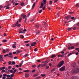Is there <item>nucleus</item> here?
<instances>
[{
	"label": "nucleus",
	"mask_w": 79,
	"mask_h": 79,
	"mask_svg": "<svg viewBox=\"0 0 79 79\" xmlns=\"http://www.w3.org/2000/svg\"><path fill=\"white\" fill-rule=\"evenodd\" d=\"M23 31V28H20L19 31Z\"/></svg>",
	"instance_id": "obj_27"
},
{
	"label": "nucleus",
	"mask_w": 79,
	"mask_h": 79,
	"mask_svg": "<svg viewBox=\"0 0 79 79\" xmlns=\"http://www.w3.org/2000/svg\"><path fill=\"white\" fill-rule=\"evenodd\" d=\"M48 61L47 60V61H45V62H44V63L45 64H47V63H48Z\"/></svg>",
	"instance_id": "obj_43"
},
{
	"label": "nucleus",
	"mask_w": 79,
	"mask_h": 79,
	"mask_svg": "<svg viewBox=\"0 0 79 79\" xmlns=\"http://www.w3.org/2000/svg\"><path fill=\"white\" fill-rule=\"evenodd\" d=\"M6 74H3V77H2V79H6V76H4Z\"/></svg>",
	"instance_id": "obj_17"
},
{
	"label": "nucleus",
	"mask_w": 79,
	"mask_h": 79,
	"mask_svg": "<svg viewBox=\"0 0 79 79\" xmlns=\"http://www.w3.org/2000/svg\"><path fill=\"white\" fill-rule=\"evenodd\" d=\"M35 18H34L33 19H32L31 20V22H34V21L35 20Z\"/></svg>",
	"instance_id": "obj_36"
},
{
	"label": "nucleus",
	"mask_w": 79,
	"mask_h": 79,
	"mask_svg": "<svg viewBox=\"0 0 79 79\" xmlns=\"http://www.w3.org/2000/svg\"><path fill=\"white\" fill-rule=\"evenodd\" d=\"M39 74V73H37L36 74L34 75L33 76V77H36L37 76H38Z\"/></svg>",
	"instance_id": "obj_16"
},
{
	"label": "nucleus",
	"mask_w": 79,
	"mask_h": 79,
	"mask_svg": "<svg viewBox=\"0 0 79 79\" xmlns=\"http://www.w3.org/2000/svg\"><path fill=\"white\" fill-rule=\"evenodd\" d=\"M21 52V51H19V50H17V54H18L19 53H20V52Z\"/></svg>",
	"instance_id": "obj_31"
},
{
	"label": "nucleus",
	"mask_w": 79,
	"mask_h": 79,
	"mask_svg": "<svg viewBox=\"0 0 79 79\" xmlns=\"http://www.w3.org/2000/svg\"><path fill=\"white\" fill-rule=\"evenodd\" d=\"M10 77H14V75H13V74H11L10 76Z\"/></svg>",
	"instance_id": "obj_60"
},
{
	"label": "nucleus",
	"mask_w": 79,
	"mask_h": 79,
	"mask_svg": "<svg viewBox=\"0 0 79 79\" xmlns=\"http://www.w3.org/2000/svg\"><path fill=\"white\" fill-rule=\"evenodd\" d=\"M41 6H43V7L44 6V4H43V3L41 2Z\"/></svg>",
	"instance_id": "obj_52"
},
{
	"label": "nucleus",
	"mask_w": 79,
	"mask_h": 79,
	"mask_svg": "<svg viewBox=\"0 0 79 79\" xmlns=\"http://www.w3.org/2000/svg\"><path fill=\"white\" fill-rule=\"evenodd\" d=\"M72 74H76L79 72V66H78L76 69H73L72 71Z\"/></svg>",
	"instance_id": "obj_1"
},
{
	"label": "nucleus",
	"mask_w": 79,
	"mask_h": 79,
	"mask_svg": "<svg viewBox=\"0 0 79 79\" xmlns=\"http://www.w3.org/2000/svg\"><path fill=\"white\" fill-rule=\"evenodd\" d=\"M36 61L37 62H39V63H40V62H41V61L39 60H38Z\"/></svg>",
	"instance_id": "obj_50"
},
{
	"label": "nucleus",
	"mask_w": 79,
	"mask_h": 79,
	"mask_svg": "<svg viewBox=\"0 0 79 79\" xmlns=\"http://www.w3.org/2000/svg\"><path fill=\"white\" fill-rule=\"evenodd\" d=\"M49 68V66H46V69H48Z\"/></svg>",
	"instance_id": "obj_51"
},
{
	"label": "nucleus",
	"mask_w": 79,
	"mask_h": 79,
	"mask_svg": "<svg viewBox=\"0 0 79 79\" xmlns=\"http://www.w3.org/2000/svg\"><path fill=\"white\" fill-rule=\"evenodd\" d=\"M13 72V70H10V72L11 73H12Z\"/></svg>",
	"instance_id": "obj_59"
},
{
	"label": "nucleus",
	"mask_w": 79,
	"mask_h": 79,
	"mask_svg": "<svg viewBox=\"0 0 79 79\" xmlns=\"http://www.w3.org/2000/svg\"><path fill=\"white\" fill-rule=\"evenodd\" d=\"M73 29V27H71V28H68L67 29V30H68V31H71V30H72V29Z\"/></svg>",
	"instance_id": "obj_14"
},
{
	"label": "nucleus",
	"mask_w": 79,
	"mask_h": 79,
	"mask_svg": "<svg viewBox=\"0 0 79 79\" xmlns=\"http://www.w3.org/2000/svg\"><path fill=\"white\" fill-rule=\"evenodd\" d=\"M35 66H36V65L35 64H34L32 66V68H35Z\"/></svg>",
	"instance_id": "obj_42"
},
{
	"label": "nucleus",
	"mask_w": 79,
	"mask_h": 79,
	"mask_svg": "<svg viewBox=\"0 0 79 79\" xmlns=\"http://www.w3.org/2000/svg\"><path fill=\"white\" fill-rule=\"evenodd\" d=\"M35 27L36 28H39V24H36L35 25Z\"/></svg>",
	"instance_id": "obj_18"
},
{
	"label": "nucleus",
	"mask_w": 79,
	"mask_h": 79,
	"mask_svg": "<svg viewBox=\"0 0 79 79\" xmlns=\"http://www.w3.org/2000/svg\"><path fill=\"white\" fill-rule=\"evenodd\" d=\"M21 39H23L24 38V35H21Z\"/></svg>",
	"instance_id": "obj_54"
},
{
	"label": "nucleus",
	"mask_w": 79,
	"mask_h": 79,
	"mask_svg": "<svg viewBox=\"0 0 79 79\" xmlns=\"http://www.w3.org/2000/svg\"><path fill=\"white\" fill-rule=\"evenodd\" d=\"M3 56L0 55V61H4Z\"/></svg>",
	"instance_id": "obj_5"
},
{
	"label": "nucleus",
	"mask_w": 79,
	"mask_h": 79,
	"mask_svg": "<svg viewBox=\"0 0 79 79\" xmlns=\"http://www.w3.org/2000/svg\"><path fill=\"white\" fill-rule=\"evenodd\" d=\"M71 18V15H68L64 17V19H65L69 20V19Z\"/></svg>",
	"instance_id": "obj_3"
},
{
	"label": "nucleus",
	"mask_w": 79,
	"mask_h": 79,
	"mask_svg": "<svg viewBox=\"0 0 79 79\" xmlns=\"http://www.w3.org/2000/svg\"><path fill=\"white\" fill-rule=\"evenodd\" d=\"M51 58H55L56 56L55 55V54H52L51 56Z\"/></svg>",
	"instance_id": "obj_9"
},
{
	"label": "nucleus",
	"mask_w": 79,
	"mask_h": 79,
	"mask_svg": "<svg viewBox=\"0 0 79 79\" xmlns=\"http://www.w3.org/2000/svg\"><path fill=\"white\" fill-rule=\"evenodd\" d=\"M76 5L77 7H78L79 8V3L77 4Z\"/></svg>",
	"instance_id": "obj_40"
},
{
	"label": "nucleus",
	"mask_w": 79,
	"mask_h": 79,
	"mask_svg": "<svg viewBox=\"0 0 79 79\" xmlns=\"http://www.w3.org/2000/svg\"><path fill=\"white\" fill-rule=\"evenodd\" d=\"M21 20H22V18H20L19 19V22L20 23L21 22Z\"/></svg>",
	"instance_id": "obj_45"
},
{
	"label": "nucleus",
	"mask_w": 79,
	"mask_h": 79,
	"mask_svg": "<svg viewBox=\"0 0 79 79\" xmlns=\"http://www.w3.org/2000/svg\"><path fill=\"white\" fill-rule=\"evenodd\" d=\"M35 33L37 34H40V31H37L36 32H35Z\"/></svg>",
	"instance_id": "obj_19"
},
{
	"label": "nucleus",
	"mask_w": 79,
	"mask_h": 79,
	"mask_svg": "<svg viewBox=\"0 0 79 79\" xmlns=\"http://www.w3.org/2000/svg\"><path fill=\"white\" fill-rule=\"evenodd\" d=\"M13 54H16V55L17 54V52H13Z\"/></svg>",
	"instance_id": "obj_49"
},
{
	"label": "nucleus",
	"mask_w": 79,
	"mask_h": 79,
	"mask_svg": "<svg viewBox=\"0 0 79 79\" xmlns=\"http://www.w3.org/2000/svg\"><path fill=\"white\" fill-rule=\"evenodd\" d=\"M35 71V70L34 69L32 71L31 73H34Z\"/></svg>",
	"instance_id": "obj_62"
},
{
	"label": "nucleus",
	"mask_w": 79,
	"mask_h": 79,
	"mask_svg": "<svg viewBox=\"0 0 79 79\" xmlns=\"http://www.w3.org/2000/svg\"><path fill=\"white\" fill-rule=\"evenodd\" d=\"M35 2H34V4H33L32 7V10H33L34 9V8L35 7Z\"/></svg>",
	"instance_id": "obj_15"
},
{
	"label": "nucleus",
	"mask_w": 79,
	"mask_h": 79,
	"mask_svg": "<svg viewBox=\"0 0 79 79\" xmlns=\"http://www.w3.org/2000/svg\"><path fill=\"white\" fill-rule=\"evenodd\" d=\"M74 46H73L71 47V49H74Z\"/></svg>",
	"instance_id": "obj_55"
},
{
	"label": "nucleus",
	"mask_w": 79,
	"mask_h": 79,
	"mask_svg": "<svg viewBox=\"0 0 79 79\" xmlns=\"http://www.w3.org/2000/svg\"><path fill=\"white\" fill-rule=\"evenodd\" d=\"M5 68H6V67H2V69H5Z\"/></svg>",
	"instance_id": "obj_56"
},
{
	"label": "nucleus",
	"mask_w": 79,
	"mask_h": 79,
	"mask_svg": "<svg viewBox=\"0 0 79 79\" xmlns=\"http://www.w3.org/2000/svg\"><path fill=\"white\" fill-rule=\"evenodd\" d=\"M2 52L4 53H6V51L5 49H3Z\"/></svg>",
	"instance_id": "obj_37"
},
{
	"label": "nucleus",
	"mask_w": 79,
	"mask_h": 79,
	"mask_svg": "<svg viewBox=\"0 0 79 79\" xmlns=\"http://www.w3.org/2000/svg\"><path fill=\"white\" fill-rule=\"evenodd\" d=\"M54 3H56L57 2H58V0H55V1H54Z\"/></svg>",
	"instance_id": "obj_57"
},
{
	"label": "nucleus",
	"mask_w": 79,
	"mask_h": 79,
	"mask_svg": "<svg viewBox=\"0 0 79 79\" xmlns=\"http://www.w3.org/2000/svg\"><path fill=\"white\" fill-rule=\"evenodd\" d=\"M72 55V53L71 52L69 54H68V56H71Z\"/></svg>",
	"instance_id": "obj_41"
},
{
	"label": "nucleus",
	"mask_w": 79,
	"mask_h": 79,
	"mask_svg": "<svg viewBox=\"0 0 79 79\" xmlns=\"http://www.w3.org/2000/svg\"><path fill=\"white\" fill-rule=\"evenodd\" d=\"M43 2L44 3V4H45V3H46L47 2V0H43Z\"/></svg>",
	"instance_id": "obj_21"
},
{
	"label": "nucleus",
	"mask_w": 79,
	"mask_h": 79,
	"mask_svg": "<svg viewBox=\"0 0 79 79\" xmlns=\"http://www.w3.org/2000/svg\"><path fill=\"white\" fill-rule=\"evenodd\" d=\"M6 72V71H5V70H2V71L1 73H5Z\"/></svg>",
	"instance_id": "obj_25"
},
{
	"label": "nucleus",
	"mask_w": 79,
	"mask_h": 79,
	"mask_svg": "<svg viewBox=\"0 0 79 79\" xmlns=\"http://www.w3.org/2000/svg\"><path fill=\"white\" fill-rule=\"evenodd\" d=\"M29 76V74L28 73H26L25 75V77L26 78L28 77Z\"/></svg>",
	"instance_id": "obj_11"
},
{
	"label": "nucleus",
	"mask_w": 79,
	"mask_h": 79,
	"mask_svg": "<svg viewBox=\"0 0 79 79\" xmlns=\"http://www.w3.org/2000/svg\"><path fill=\"white\" fill-rule=\"evenodd\" d=\"M16 26H17V25L16 24H14L12 25V27H16Z\"/></svg>",
	"instance_id": "obj_22"
},
{
	"label": "nucleus",
	"mask_w": 79,
	"mask_h": 79,
	"mask_svg": "<svg viewBox=\"0 0 79 79\" xmlns=\"http://www.w3.org/2000/svg\"><path fill=\"white\" fill-rule=\"evenodd\" d=\"M72 66L73 67V68H75V67L76 66V63L74 62L72 64Z\"/></svg>",
	"instance_id": "obj_7"
},
{
	"label": "nucleus",
	"mask_w": 79,
	"mask_h": 79,
	"mask_svg": "<svg viewBox=\"0 0 79 79\" xmlns=\"http://www.w3.org/2000/svg\"><path fill=\"white\" fill-rule=\"evenodd\" d=\"M76 27H74L73 28V30H76Z\"/></svg>",
	"instance_id": "obj_64"
},
{
	"label": "nucleus",
	"mask_w": 79,
	"mask_h": 79,
	"mask_svg": "<svg viewBox=\"0 0 79 79\" xmlns=\"http://www.w3.org/2000/svg\"><path fill=\"white\" fill-rule=\"evenodd\" d=\"M12 47L13 48H16V45L15 44H13L12 45Z\"/></svg>",
	"instance_id": "obj_12"
},
{
	"label": "nucleus",
	"mask_w": 79,
	"mask_h": 79,
	"mask_svg": "<svg viewBox=\"0 0 79 79\" xmlns=\"http://www.w3.org/2000/svg\"><path fill=\"white\" fill-rule=\"evenodd\" d=\"M65 69V66H64L60 69L59 71L61 72L63 71H64Z\"/></svg>",
	"instance_id": "obj_4"
},
{
	"label": "nucleus",
	"mask_w": 79,
	"mask_h": 79,
	"mask_svg": "<svg viewBox=\"0 0 79 79\" xmlns=\"http://www.w3.org/2000/svg\"><path fill=\"white\" fill-rule=\"evenodd\" d=\"M9 57H10V58H13V55L10 56H9Z\"/></svg>",
	"instance_id": "obj_53"
},
{
	"label": "nucleus",
	"mask_w": 79,
	"mask_h": 79,
	"mask_svg": "<svg viewBox=\"0 0 79 79\" xmlns=\"http://www.w3.org/2000/svg\"><path fill=\"white\" fill-rule=\"evenodd\" d=\"M12 64H15V62L13 61L12 62Z\"/></svg>",
	"instance_id": "obj_47"
},
{
	"label": "nucleus",
	"mask_w": 79,
	"mask_h": 79,
	"mask_svg": "<svg viewBox=\"0 0 79 79\" xmlns=\"http://www.w3.org/2000/svg\"><path fill=\"white\" fill-rule=\"evenodd\" d=\"M8 63L9 64H11V61H9L8 62Z\"/></svg>",
	"instance_id": "obj_44"
},
{
	"label": "nucleus",
	"mask_w": 79,
	"mask_h": 79,
	"mask_svg": "<svg viewBox=\"0 0 79 79\" xmlns=\"http://www.w3.org/2000/svg\"><path fill=\"white\" fill-rule=\"evenodd\" d=\"M42 12V10H41L39 11V13H41Z\"/></svg>",
	"instance_id": "obj_39"
},
{
	"label": "nucleus",
	"mask_w": 79,
	"mask_h": 79,
	"mask_svg": "<svg viewBox=\"0 0 79 79\" xmlns=\"http://www.w3.org/2000/svg\"><path fill=\"white\" fill-rule=\"evenodd\" d=\"M8 68L9 69H10L11 68V66H9L8 67Z\"/></svg>",
	"instance_id": "obj_61"
},
{
	"label": "nucleus",
	"mask_w": 79,
	"mask_h": 79,
	"mask_svg": "<svg viewBox=\"0 0 79 79\" xmlns=\"http://www.w3.org/2000/svg\"><path fill=\"white\" fill-rule=\"evenodd\" d=\"M11 5V4H9L8 5H7L5 6V7H7V6H10Z\"/></svg>",
	"instance_id": "obj_35"
},
{
	"label": "nucleus",
	"mask_w": 79,
	"mask_h": 79,
	"mask_svg": "<svg viewBox=\"0 0 79 79\" xmlns=\"http://www.w3.org/2000/svg\"><path fill=\"white\" fill-rule=\"evenodd\" d=\"M78 78V77L76 76H72L71 79H77Z\"/></svg>",
	"instance_id": "obj_6"
},
{
	"label": "nucleus",
	"mask_w": 79,
	"mask_h": 79,
	"mask_svg": "<svg viewBox=\"0 0 79 79\" xmlns=\"http://www.w3.org/2000/svg\"><path fill=\"white\" fill-rule=\"evenodd\" d=\"M24 57L25 58H26V57H27V56H29V54H27L24 55Z\"/></svg>",
	"instance_id": "obj_23"
},
{
	"label": "nucleus",
	"mask_w": 79,
	"mask_h": 79,
	"mask_svg": "<svg viewBox=\"0 0 79 79\" xmlns=\"http://www.w3.org/2000/svg\"><path fill=\"white\" fill-rule=\"evenodd\" d=\"M64 64V61L62 60L61 61H60L59 64H58V65H57V67H61Z\"/></svg>",
	"instance_id": "obj_2"
},
{
	"label": "nucleus",
	"mask_w": 79,
	"mask_h": 79,
	"mask_svg": "<svg viewBox=\"0 0 79 79\" xmlns=\"http://www.w3.org/2000/svg\"><path fill=\"white\" fill-rule=\"evenodd\" d=\"M34 51H35V52H37V51H38V49H37V48H35L34 49Z\"/></svg>",
	"instance_id": "obj_28"
},
{
	"label": "nucleus",
	"mask_w": 79,
	"mask_h": 79,
	"mask_svg": "<svg viewBox=\"0 0 79 79\" xmlns=\"http://www.w3.org/2000/svg\"><path fill=\"white\" fill-rule=\"evenodd\" d=\"M42 66V64H39L38 66V67H40V66Z\"/></svg>",
	"instance_id": "obj_58"
},
{
	"label": "nucleus",
	"mask_w": 79,
	"mask_h": 79,
	"mask_svg": "<svg viewBox=\"0 0 79 79\" xmlns=\"http://www.w3.org/2000/svg\"><path fill=\"white\" fill-rule=\"evenodd\" d=\"M3 42H7V40H4L3 41Z\"/></svg>",
	"instance_id": "obj_33"
},
{
	"label": "nucleus",
	"mask_w": 79,
	"mask_h": 79,
	"mask_svg": "<svg viewBox=\"0 0 79 79\" xmlns=\"http://www.w3.org/2000/svg\"><path fill=\"white\" fill-rule=\"evenodd\" d=\"M17 27H20V26H21V24H19V25H17Z\"/></svg>",
	"instance_id": "obj_48"
},
{
	"label": "nucleus",
	"mask_w": 79,
	"mask_h": 79,
	"mask_svg": "<svg viewBox=\"0 0 79 79\" xmlns=\"http://www.w3.org/2000/svg\"><path fill=\"white\" fill-rule=\"evenodd\" d=\"M8 55H9V54H7L4 55V56H5V57H6V56H8Z\"/></svg>",
	"instance_id": "obj_38"
},
{
	"label": "nucleus",
	"mask_w": 79,
	"mask_h": 79,
	"mask_svg": "<svg viewBox=\"0 0 79 79\" xmlns=\"http://www.w3.org/2000/svg\"><path fill=\"white\" fill-rule=\"evenodd\" d=\"M24 5V3L23 2H22L21 4V6H23Z\"/></svg>",
	"instance_id": "obj_34"
},
{
	"label": "nucleus",
	"mask_w": 79,
	"mask_h": 79,
	"mask_svg": "<svg viewBox=\"0 0 79 79\" xmlns=\"http://www.w3.org/2000/svg\"><path fill=\"white\" fill-rule=\"evenodd\" d=\"M21 33H23V34H24V33H25V32L23 31H20L19 32V33L21 34Z\"/></svg>",
	"instance_id": "obj_20"
},
{
	"label": "nucleus",
	"mask_w": 79,
	"mask_h": 79,
	"mask_svg": "<svg viewBox=\"0 0 79 79\" xmlns=\"http://www.w3.org/2000/svg\"><path fill=\"white\" fill-rule=\"evenodd\" d=\"M36 42H34L33 43H32L31 44V46H32V47H34V46L35 45H36Z\"/></svg>",
	"instance_id": "obj_8"
},
{
	"label": "nucleus",
	"mask_w": 79,
	"mask_h": 79,
	"mask_svg": "<svg viewBox=\"0 0 79 79\" xmlns=\"http://www.w3.org/2000/svg\"><path fill=\"white\" fill-rule=\"evenodd\" d=\"M49 4L50 5H52V1H49Z\"/></svg>",
	"instance_id": "obj_32"
},
{
	"label": "nucleus",
	"mask_w": 79,
	"mask_h": 79,
	"mask_svg": "<svg viewBox=\"0 0 79 79\" xmlns=\"http://www.w3.org/2000/svg\"><path fill=\"white\" fill-rule=\"evenodd\" d=\"M23 72H30V71L29 70H24V71Z\"/></svg>",
	"instance_id": "obj_30"
},
{
	"label": "nucleus",
	"mask_w": 79,
	"mask_h": 79,
	"mask_svg": "<svg viewBox=\"0 0 79 79\" xmlns=\"http://www.w3.org/2000/svg\"><path fill=\"white\" fill-rule=\"evenodd\" d=\"M4 76H6L7 77H8H8H10V76L9 75H7L6 74H5V75H4Z\"/></svg>",
	"instance_id": "obj_13"
},
{
	"label": "nucleus",
	"mask_w": 79,
	"mask_h": 79,
	"mask_svg": "<svg viewBox=\"0 0 79 79\" xmlns=\"http://www.w3.org/2000/svg\"><path fill=\"white\" fill-rule=\"evenodd\" d=\"M29 42V41H24L25 43H28Z\"/></svg>",
	"instance_id": "obj_63"
},
{
	"label": "nucleus",
	"mask_w": 79,
	"mask_h": 79,
	"mask_svg": "<svg viewBox=\"0 0 79 79\" xmlns=\"http://www.w3.org/2000/svg\"><path fill=\"white\" fill-rule=\"evenodd\" d=\"M23 63H24V61L23 60L19 64L20 68H21V65H23Z\"/></svg>",
	"instance_id": "obj_10"
},
{
	"label": "nucleus",
	"mask_w": 79,
	"mask_h": 79,
	"mask_svg": "<svg viewBox=\"0 0 79 79\" xmlns=\"http://www.w3.org/2000/svg\"><path fill=\"white\" fill-rule=\"evenodd\" d=\"M55 71V69L54 68L52 70L51 72H52V73H53V72H54V71Z\"/></svg>",
	"instance_id": "obj_24"
},
{
	"label": "nucleus",
	"mask_w": 79,
	"mask_h": 79,
	"mask_svg": "<svg viewBox=\"0 0 79 79\" xmlns=\"http://www.w3.org/2000/svg\"><path fill=\"white\" fill-rule=\"evenodd\" d=\"M41 76H42V77H44V76H45V74H41Z\"/></svg>",
	"instance_id": "obj_26"
},
{
	"label": "nucleus",
	"mask_w": 79,
	"mask_h": 79,
	"mask_svg": "<svg viewBox=\"0 0 79 79\" xmlns=\"http://www.w3.org/2000/svg\"><path fill=\"white\" fill-rule=\"evenodd\" d=\"M26 15H24V16H23V19H25V18H26Z\"/></svg>",
	"instance_id": "obj_46"
},
{
	"label": "nucleus",
	"mask_w": 79,
	"mask_h": 79,
	"mask_svg": "<svg viewBox=\"0 0 79 79\" xmlns=\"http://www.w3.org/2000/svg\"><path fill=\"white\" fill-rule=\"evenodd\" d=\"M46 66V64H43L42 65L41 64V67H43L44 66Z\"/></svg>",
	"instance_id": "obj_29"
}]
</instances>
